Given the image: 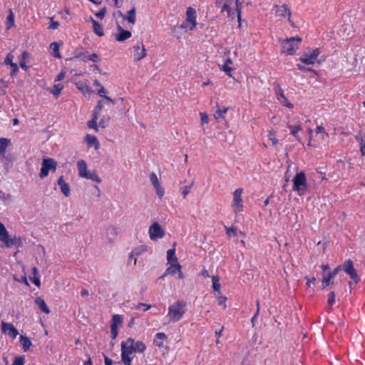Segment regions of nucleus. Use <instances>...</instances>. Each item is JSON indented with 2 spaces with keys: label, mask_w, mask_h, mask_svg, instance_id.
Wrapping results in <instances>:
<instances>
[{
  "label": "nucleus",
  "mask_w": 365,
  "mask_h": 365,
  "mask_svg": "<svg viewBox=\"0 0 365 365\" xmlns=\"http://www.w3.org/2000/svg\"><path fill=\"white\" fill-rule=\"evenodd\" d=\"M215 4L220 9V13H227L228 18L234 19L237 16L238 26H241L242 3L239 0H215Z\"/></svg>",
  "instance_id": "obj_1"
},
{
  "label": "nucleus",
  "mask_w": 365,
  "mask_h": 365,
  "mask_svg": "<svg viewBox=\"0 0 365 365\" xmlns=\"http://www.w3.org/2000/svg\"><path fill=\"white\" fill-rule=\"evenodd\" d=\"M340 270H343L346 274H348L350 277L351 279V281L349 282V283L350 288H351L353 285H356L360 282L361 279L358 275L356 269L354 267V262L351 259L345 260L341 265L336 267L329 274L333 278H334Z\"/></svg>",
  "instance_id": "obj_2"
},
{
  "label": "nucleus",
  "mask_w": 365,
  "mask_h": 365,
  "mask_svg": "<svg viewBox=\"0 0 365 365\" xmlns=\"http://www.w3.org/2000/svg\"><path fill=\"white\" fill-rule=\"evenodd\" d=\"M135 339L129 337L126 341L121 342V359L125 365H130L133 359L131 355L135 351Z\"/></svg>",
  "instance_id": "obj_3"
},
{
  "label": "nucleus",
  "mask_w": 365,
  "mask_h": 365,
  "mask_svg": "<svg viewBox=\"0 0 365 365\" xmlns=\"http://www.w3.org/2000/svg\"><path fill=\"white\" fill-rule=\"evenodd\" d=\"M186 311V303L184 301L178 300L171 304L168 308V317L172 322L179 321Z\"/></svg>",
  "instance_id": "obj_4"
},
{
  "label": "nucleus",
  "mask_w": 365,
  "mask_h": 365,
  "mask_svg": "<svg viewBox=\"0 0 365 365\" xmlns=\"http://www.w3.org/2000/svg\"><path fill=\"white\" fill-rule=\"evenodd\" d=\"M282 46V51L287 55H294L302 42V38L299 36L290 37L279 41Z\"/></svg>",
  "instance_id": "obj_5"
},
{
  "label": "nucleus",
  "mask_w": 365,
  "mask_h": 365,
  "mask_svg": "<svg viewBox=\"0 0 365 365\" xmlns=\"http://www.w3.org/2000/svg\"><path fill=\"white\" fill-rule=\"evenodd\" d=\"M319 48H309L299 57V61L306 65H314L321 63V61L318 59L320 54Z\"/></svg>",
  "instance_id": "obj_6"
},
{
  "label": "nucleus",
  "mask_w": 365,
  "mask_h": 365,
  "mask_svg": "<svg viewBox=\"0 0 365 365\" xmlns=\"http://www.w3.org/2000/svg\"><path fill=\"white\" fill-rule=\"evenodd\" d=\"M293 190L298 192L299 195H304L307 189L306 175L304 172L297 173L293 178Z\"/></svg>",
  "instance_id": "obj_7"
},
{
  "label": "nucleus",
  "mask_w": 365,
  "mask_h": 365,
  "mask_svg": "<svg viewBox=\"0 0 365 365\" xmlns=\"http://www.w3.org/2000/svg\"><path fill=\"white\" fill-rule=\"evenodd\" d=\"M274 15L281 19H287L291 26L295 27L294 23L292 19V11L289 6L286 4L282 5H274L273 8Z\"/></svg>",
  "instance_id": "obj_8"
},
{
  "label": "nucleus",
  "mask_w": 365,
  "mask_h": 365,
  "mask_svg": "<svg viewBox=\"0 0 365 365\" xmlns=\"http://www.w3.org/2000/svg\"><path fill=\"white\" fill-rule=\"evenodd\" d=\"M58 166L57 162L51 158H44L41 163V168L39 173V177L41 179L48 175L49 172L55 173Z\"/></svg>",
  "instance_id": "obj_9"
},
{
  "label": "nucleus",
  "mask_w": 365,
  "mask_h": 365,
  "mask_svg": "<svg viewBox=\"0 0 365 365\" xmlns=\"http://www.w3.org/2000/svg\"><path fill=\"white\" fill-rule=\"evenodd\" d=\"M195 9L192 7H188L186 11L185 20L182 24L181 28L188 29L190 31L193 30L197 25Z\"/></svg>",
  "instance_id": "obj_10"
},
{
  "label": "nucleus",
  "mask_w": 365,
  "mask_h": 365,
  "mask_svg": "<svg viewBox=\"0 0 365 365\" xmlns=\"http://www.w3.org/2000/svg\"><path fill=\"white\" fill-rule=\"evenodd\" d=\"M243 189L239 187L236 189L233 192V200L232 202V208L235 214H238L243 211V200L242 195Z\"/></svg>",
  "instance_id": "obj_11"
},
{
  "label": "nucleus",
  "mask_w": 365,
  "mask_h": 365,
  "mask_svg": "<svg viewBox=\"0 0 365 365\" xmlns=\"http://www.w3.org/2000/svg\"><path fill=\"white\" fill-rule=\"evenodd\" d=\"M133 60L138 62L146 56L147 52L143 41H138L133 46Z\"/></svg>",
  "instance_id": "obj_12"
},
{
  "label": "nucleus",
  "mask_w": 365,
  "mask_h": 365,
  "mask_svg": "<svg viewBox=\"0 0 365 365\" xmlns=\"http://www.w3.org/2000/svg\"><path fill=\"white\" fill-rule=\"evenodd\" d=\"M106 93V91L104 88V87L103 86H101V88L98 91V93L101 96H103V98L102 100H101L98 102V105L96 106L94 114H97L98 112L101 111L102 107L104 105H106H106L113 104V101L110 97H108V96L104 95Z\"/></svg>",
  "instance_id": "obj_13"
},
{
  "label": "nucleus",
  "mask_w": 365,
  "mask_h": 365,
  "mask_svg": "<svg viewBox=\"0 0 365 365\" xmlns=\"http://www.w3.org/2000/svg\"><path fill=\"white\" fill-rule=\"evenodd\" d=\"M0 241L3 242L7 247L15 245V240L9 237V232L4 225L0 222Z\"/></svg>",
  "instance_id": "obj_14"
},
{
  "label": "nucleus",
  "mask_w": 365,
  "mask_h": 365,
  "mask_svg": "<svg viewBox=\"0 0 365 365\" xmlns=\"http://www.w3.org/2000/svg\"><path fill=\"white\" fill-rule=\"evenodd\" d=\"M1 332L8 334L13 339H16L19 334L17 329L11 323H7L4 321L1 322Z\"/></svg>",
  "instance_id": "obj_15"
},
{
  "label": "nucleus",
  "mask_w": 365,
  "mask_h": 365,
  "mask_svg": "<svg viewBox=\"0 0 365 365\" xmlns=\"http://www.w3.org/2000/svg\"><path fill=\"white\" fill-rule=\"evenodd\" d=\"M149 235L152 240H155L163 237L164 231L158 222H154L150 226Z\"/></svg>",
  "instance_id": "obj_16"
},
{
  "label": "nucleus",
  "mask_w": 365,
  "mask_h": 365,
  "mask_svg": "<svg viewBox=\"0 0 365 365\" xmlns=\"http://www.w3.org/2000/svg\"><path fill=\"white\" fill-rule=\"evenodd\" d=\"M150 181L155 189L156 193L160 198L164 195V189L161 187L158 176L155 173H152L150 176Z\"/></svg>",
  "instance_id": "obj_17"
},
{
  "label": "nucleus",
  "mask_w": 365,
  "mask_h": 365,
  "mask_svg": "<svg viewBox=\"0 0 365 365\" xmlns=\"http://www.w3.org/2000/svg\"><path fill=\"white\" fill-rule=\"evenodd\" d=\"M119 33L115 35L117 41L122 42L132 36V33L130 31L124 30L120 25L118 26Z\"/></svg>",
  "instance_id": "obj_18"
},
{
  "label": "nucleus",
  "mask_w": 365,
  "mask_h": 365,
  "mask_svg": "<svg viewBox=\"0 0 365 365\" xmlns=\"http://www.w3.org/2000/svg\"><path fill=\"white\" fill-rule=\"evenodd\" d=\"M120 16L123 18V20L128 21L129 23L133 25L136 21V10L135 7H133L130 10H129L127 14L125 15L122 12H119Z\"/></svg>",
  "instance_id": "obj_19"
},
{
  "label": "nucleus",
  "mask_w": 365,
  "mask_h": 365,
  "mask_svg": "<svg viewBox=\"0 0 365 365\" xmlns=\"http://www.w3.org/2000/svg\"><path fill=\"white\" fill-rule=\"evenodd\" d=\"M277 98L280 102V103L286 107L292 108V103L288 102L287 98L284 95V91L281 87L279 86L278 91H277Z\"/></svg>",
  "instance_id": "obj_20"
},
{
  "label": "nucleus",
  "mask_w": 365,
  "mask_h": 365,
  "mask_svg": "<svg viewBox=\"0 0 365 365\" xmlns=\"http://www.w3.org/2000/svg\"><path fill=\"white\" fill-rule=\"evenodd\" d=\"M58 185L61 187V191L66 196L68 197L70 195V187L68 183H66L63 179V176L61 175L59 177L58 180Z\"/></svg>",
  "instance_id": "obj_21"
},
{
  "label": "nucleus",
  "mask_w": 365,
  "mask_h": 365,
  "mask_svg": "<svg viewBox=\"0 0 365 365\" xmlns=\"http://www.w3.org/2000/svg\"><path fill=\"white\" fill-rule=\"evenodd\" d=\"M78 175L81 178L87 177L88 171H87V164L85 160H81L78 161L77 163Z\"/></svg>",
  "instance_id": "obj_22"
},
{
  "label": "nucleus",
  "mask_w": 365,
  "mask_h": 365,
  "mask_svg": "<svg viewBox=\"0 0 365 365\" xmlns=\"http://www.w3.org/2000/svg\"><path fill=\"white\" fill-rule=\"evenodd\" d=\"M170 265L166 269L163 277L168 274L174 275L178 271L182 268L181 265L178 262L170 263Z\"/></svg>",
  "instance_id": "obj_23"
},
{
  "label": "nucleus",
  "mask_w": 365,
  "mask_h": 365,
  "mask_svg": "<svg viewBox=\"0 0 365 365\" xmlns=\"http://www.w3.org/2000/svg\"><path fill=\"white\" fill-rule=\"evenodd\" d=\"M85 139L88 147L93 146L96 150H98L99 148L100 143L95 135L88 134L86 135Z\"/></svg>",
  "instance_id": "obj_24"
},
{
  "label": "nucleus",
  "mask_w": 365,
  "mask_h": 365,
  "mask_svg": "<svg viewBox=\"0 0 365 365\" xmlns=\"http://www.w3.org/2000/svg\"><path fill=\"white\" fill-rule=\"evenodd\" d=\"M35 304L38 307V308L41 309V311L46 314L50 313V309L46 305L45 301L41 298L37 297L34 300Z\"/></svg>",
  "instance_id": "obj_25"
},
{
  "label": "nucleus",
  "mask_w": 365,
  "mask_h": 365,
  "mask_svg": "<svg viewBox=\"0 0 365 365\" xmlns=\"http://www.w3.org/2000/svg\"><path fill=\"white\" fill-rule=\"evenodd\" d=\"M167 339V336L163 332H158L155 334L154 340L155 344L160 348L164 347V341Z\"/></svg>",
  "instance_id": "obj_26"
},
{
  "label": "nucleus",
  "mask_w": 365,
  "mask_h": 365,
  "mask_svg": "<svg viewBox=\"0 0 365 365\" xmlns=\"http://www.w3.org/2000/svg\"><path fill=\"white\" fill-rule=\"evenodd\" d=\"M232 61L231 60L230 58L228 57L225 60V63L220 68V69L222 71H224L225 74L227 75L229 77H232V71L233 70V68L230 67V65H232Z\"/></svg>",
  "instance_id": "obj_27"
},
{
  "label": "nucleus",
  "mask_w": 365,
  "mask_h": 365,
  "mask_svg": "<svg viewBox=\"0 0 365 365\" xmlns=\"http://www.w3.org/2000/svg\"><path fill=\"white\" fill-rule=\"evenodd\" d=\"M61 43L58 42H53L50 44L51 54L58 58H61V56L59 52V48Z\"/></svg>",
  "instance_id": "obj_28"
},
{
  "label": "nucleus",
  "mask_w": 365,
  "mask_h": 365,
  "mask_svg": "<svg viewBox=\"0 0 365 365\" xmlns=\"http://www.w3.org/2000/svg\"><path fill=\"white\" fill-rule=\"evenodd\" d=\"M91 22L93 24V32L98 36H104V31L102 25L93 19H91Z\"/></svg>",
  "instance_id": "obj_29"
},
{
  "label": "nucleus",
  "mask_w": 365,
  "mask_h": 365,
  "mask_svg": "<svg viewBox=\"0 0 365 365\" xmlns=\"http://www.w3.org/2000/svg\"><path fill=\"white\" fill-rule=\"evenodd\" d=\"M19 341L24 351H27L32 345L31 339L26 336L21 335Z\"/></svg>",
  "instance_id": "obj_30"
},
{
  "label": "nucleus",
  "mask_w": 365,
  "mask_h": 365,
  "mask_svg": "<svg viewBox=\"0 0 365 365\" xmlns=\"http://www.w3.org/2000/svg\"><path fill=\"white\" fill-rule=\"evenodd\" d=\"M10 144V140L6 138H0V157H4L6 150L9 145Z\"/></svg>",
  "instance_id": "obj_31"
},
{
  "label": "nucleus",
  "mask_w": 365,
  "mask_h": 365,
  "mask_svg": "<svg viewBox=\"0 0 365 365\" xmlns=\"http://www.w3.org/2000/svg\"><path fill=\"white\" fill-rule=\"evenodd\" d=\"M76 88L81 91L83 94L88 93L91 91L89 86L83 81H79L75 83Z\"/></svg>",
  "instance_id": "obj_32"
},
{
  "label": "nucleus",
  "mask_w": 365,
  "mask_h": 365,
  "mask_svg": "<svg viewBox=\"0 0 365 365\" xmlns=\"http://www.w3.org/2000/svg\"><path fill=\"white\" fill-rule=\"evenodd\" d=\"M167 259L168 263L178 262V258L175 256V249H170L167 251Z\"/></svg>",
  "instance_id": "obj_33"
},
{
  "label": "nucleus",
  "mask_w": 365,
  "mask_h": 365,
  "mask_svg": "<svg viewBox=\"0 0 365 365\" xmlns=\"http://www.w3.org/2000/svg\"><path fill=\"white\" fill-rule=\"evenodd\" d=\"M29 53L26 51H23L21 56V58L20 61V67L24 71H27L29 69V66L26 65V60L27 58H29Z\"/></svg>",
  "instance_id": "obj_34"
},
{
  "label": "nucleus",
  "mask_w": 365,
  "mask_h": 365,
  "mask_svg": "<svg viewBox=\"0 0 365 365\" xmlns=\"http://www.w3.org/2000/svg\"><path fill=\"white\" fill-rule=\"evenodd\" d=\"M123 323L122 317L118 314H115L112 318V323L110 327L118 328Z\"/></svg>",
  "instance_id": "obj_35"
},
{
  "label": "nucleus",
  "mask_w": 365,
  "mask_h": 365,
  "mask_svg": "<svg viewBox=\"0 0 365 365\" xmlns=\"http://www.w3.org/2000/svg\"><path fill=\"white\" fill-rule=\"evenodd\" d=\"M287 127L290 129L291 133L294 136L295 138H298L297 133L299 130H302L300 124H296L294 125H291L287 123Z\"/></svg>",
  "instance_id": "obj_36"
},
{
  "label": "nucleus",
  "mask_w": 365,
  "mask_h": 365,
  "mask_svg": "<svg viewBox=\"0 0 365 365\" xmlns=\"http://www.w3.org/2000/svg\"><path fill=\"white\" fill-rule=\"evenodd\" d=\"M63 88V86L61 83L55 84L50 93H52L55 97H58Z\"/></svg>",
  "instance_id": "obj_37"
},
{
  "label": "nucleus",
  "mask_w": 365,
  "mask_h": 365,
  "mask_svg": "<svg viewBox=\"0 0 365 365\" xmlns=\"http://www.w3.org/2000/svg\"><path fill=\"white\" fill-rule=\"evenodd\" d=\"M6 27L8 29L12 28L14 26V15L11 11V9L9 10V14L8 15L6 18Z\"/></svg>",
  "instance_id": "obj_38"
},
{
  "label": "nucleus",
  "mask_w": 365,
  "mask_h": 365,
  "mask_svg": "<svg viewBox=\"0 0 365 365\" xmlns=\"http://www.w3.org/2000/svg\"><path fill=\"white\" fill-rule=\"evenodd\" d=\"M333 279L334 278L329 274L327 275H324L322 278L323 288L324 289L330 284H333Z\"/></svg>",
  "instance_id": "obj_39"
},
{
  "label": "nucleus",
  "mask_w": 365,
  "mask_h": 365,
  "mask_svg": "<svg viewBox=\"0 0 365 365\" xmlns=\"http://www.w3.org/2000/svg\"><path fill=\"white\" fill-rule=\"evenodd\" d=\"M135 352L143 353L146 349L145 344L141 341H135Z\"/></svg>",
  "instance_id": "obj_40"
},
{
  "label": "nucleus",
  "mask_w": 365,
  "mask_h": 365,
  "mask_svg": "<svg viewBox=\"0 0 365 365\" xmlns=\"http://www.w3.org/2000/svg\"><path fill=\"white\" fill-rule=\"evenodd\" d=\"M85 178L90 179V180H91L93 181H95L96 182H101V178L98 175V174H97V173L96 171L88 172V174H87V177H85Z\"/></svg>",
  "instance_id": "obj_41"
},
{
  "label": "nucleus",
  "mask_w": 365,
  "mask_h": 365,
  "mask_svg": "<svg viewBox=\"0 0 365 365\" xmlns=\"http://www.w3.org/2000/svg\"><path fill=\"white\" fill-rule=\"evenodd\" d=\"M212 287L215 291H217L220 294V284L219 283V277L217 276L212 277Z\"/></svg>",
  "instance_id": "obj_42"
},
{
  "label": "nucleus",
  "mask_w": 365,
  "mask_h": 365,
  "mask_svg": "<svg viewBox=\"0 0 365 365\" xmlns=\"http://www.w3.org/2000/svg\"><path fill=\"white\" fill-rule=\"evenodd\" d=\"M93 118L91 120L88 122V126L90 128L94 129L95 130H98V115H93Z\"/></svg>",
  "instance_id": "obj_43"
},
{
  "label": "nucleus",
  "mask_w": 365,
  "mask_h": 365,
  "mask_svg": "<svg viewBox=\"0 0 365 365\" xmlns=\"http://www.w3.org/2000/svg\"><path fill=\"white\" fill-rule=\"evenodd\" d=\"M32 270H33V273H34V279H31V280L32 281V282H33V283H34L36 287H40V285H41V281H40L39 277H36V274H37V272H38L37 268H36V267H34V268L32 269Z\"/></svg>",
  "instance_id": "obj_44"
},
{
  "label": "nucleus",
  "mask_w": 365,
  "mask_h": 365,
  "mask_svg": "<svg viewBox=\"0 0 365 365\" xmlns=\"http://www.w3.org/2000/svg\"><path fill=\"white\" fill-rule=\"evenodd\" d=\"M83 60L84 61H86L87 60H89V61H91L93 62H98L100 61V58L98 57V56L96 54V53H91V55H89L88 56H86V57H83Z\"/></svg>",
  "instance_id": "obj_45"
},
{
  "label": "nucleus",
  "mask_w": 365,
  "mask_h": 365,
  "mask_svg": "<svg viewBox=\"0 0 365 365\" xmlns=\"http://www.w3.org/2000/svg\"><path fill=\"white\" fill-rule=\"evenodd\" d=\"M268 138L272 141L273 145H277L278 144V140L276 138L275 132L273 130H269L268 133Z\"/></svg>",
  "instance_id": "obj_46"
},
{
  "label": "nucleus",
  "mask_w": 365,
  "mask_h": 365,
  "mask_svg": "<svg viewBox=\"0 0 365 365\" xmlns=\"http://www.w3.org/2000/svg\"><path fill=\"white\" fill-rule=\"evenodd\" d=\"M24 356H16L11 365H24Z\"/></svg>",
  "instance_id": "obj_47"
},
{
  "label": "nucleus",
  "mask_w": 365,
  "mask_h": 365,
  "mask_svg": "<svg viewBox=\"0 0 365 365\" xmlns=\"http://www.w3.org/2000/svg\"><path fill=\"white\" fill-rule=\"evenodd\" d=\"M110 120V116L109 115H103V118L101 119V120L98 123V125L100 127L104 128L108 125V123Z\"/></svg>",
  "instance_id": "obj_48"
},
{
  "label": "nucleus",
  "mask_w": 365,
  "mask_h": 365,
  "mask_svg": "<svg viewBox=\"0 0 365 365\" xmlns=\"http://www.w3.org/2000/svg\"><path fill=\"white\" fill-rule=\"evenodd\" d=\"M226 234L227 235H232L234 237H236L237 235V229L235 226H232L230 227H226Z\"/></svg>",
  "instance_id": "obj_49"
},
{
  "label": "nucleus",
  "mask_w": 365,
  "mask_h": 365,
  "mask_svg": "<svg viewBox=\"0 0 365 365\" xmlns=\"http://www.w3.org/2000/svg\"><path fill=\"white\" fill-rule=\"evenodd\" d=\"M227 299L225 296H217V303L220 306H222L224 309H225L227 307V305H226Z\"/></svg>",
  "instance_id": "obj_50"
},
{
  "label": "nucleus",
  "mask_w": 365,
  "mask_h": 365,
  "mask_svg": "<svg viewBox=\"0 0 365 365\" xmlns=\"http://www.w3.org/2000/svg\"><path fill=\"white\" fill-rule=\"evenodd\" d=\"M14 58V55L11 53H9L4 59V63L6 65L11 66L13 63H14L13 62Z\"/></svg>",
  "instance_id": "obj_51"
},
{
  "label": "nucleus",
  "mask_w": 365,
  "mask_h": 365,
  "mask_svg": "<svg viewBox=\"0 0 365 365\" xmlns=\"http://www.w3.org/2000/svg\"><path fill=\"white\" fill-rule=\"evenodd\" d=\"M334 302H335V293H334V292H331L328 297V300H327L328 305L330 307H331L333 306V304H334Z\"/></svg>",
  "instance_id": "obj_52"
},
{
  "label": "nucleus",
  "mask_w": 365,
  "mask_h": 365,
  "mask_svg": "<svg viewBox=\"0 0 365 365\" xmlns=\"http://www.w3.org/2000/svg\"><path fill=\"white\" fill-rule=\"evenodd\" d=\"M11 71L10 72V75L11 77H14L16 76V74L19 72V66H18L17 63H14L11 66Z\"/></svg>",
  "instance_id": "obj_53"
},
{
  "label": "nucleus",
  "mask_w": 365,
  "mask_h": 365,
  "mask_svg": "<svg viewBox=\"0 0 365 365\" xmlns=\"http://www.w3.org/2000/svg\"><path fill=\"white\" fill-rule=\"evenodd\" d=\"M193 185V182L190 185H187L185 187L182 188V195L183 196V198H185L187 194L190 192V188Z\"/></svg>",
  "instance_id": "obj_54"
},
{
  "label": "nucleus",
  "mask_w": 365,
  "mask_h": 365,
  "mask_svg": "<svg viewBox=\"0 0 365 365\" xmlns=\"http://www.w3.org/2000/svg\"><path fill=\"white\" fill-rule=\"evenodd\" d=\"M109 2L110 0H106ZM123 0H112V2H110V4H113L115 8L119 9L123 5Z\"/></svg>",
  "instance_id": "obj_55"
},
{
  "label": "nucleus",
  "mask_w": 365,
  "mask_h": 365,
  "mask_svg": "<svg viewBox=\"0 0 365 365\" xmlns=\"http://www.w3.org/2000/svg\"><path fill=\"white\" fill-rule=\"evenodd\" d=\"M106 8L104 7L103 9H101V10H99L96 14V16L101 19H103L106 15Z\"/></svg>",
  "instance_id": "obj_56"
},
{
  "label": "nucleus",
  "mask_w": 365,
  "mask_h": 365,
  "mask_svg": "<svg viewBox=\"0 0 365 365\" xmlns=\"http://www.w3.org/2000/svg\"><path fill=\"white\" fill-rule=\"evenodd\" d=\"M58 26H59L58 21H54L53 18H51V24L48 26V29L55 30V29H57L58 28Z\"/></svg>",
  "instance_id": "obj_57"
},
{
  "label": "nucleus",
  "mask_w": 365,
  "mask_h": 365,
  "mask_svg": "<svg viewBox=\"0 0 365 365\" xmlns=\"http://www.w3.org/2000/svg\"><path fill=\"white\" fill-rule=\"evenodd\" d=\"M136 309H140V308H143V310L144 311H148V309H150L151 308V306L150 304H145V303H138L137 304V306L135 307Z\"/></svg>",
  "instance_id": "obj_58"
},
{
  "label": "nucleus",
  "mask_w": 365,
  "mask_h": 365,
  "mask_svg": "<svg viewBox=\"0 0 365 365\" xmlns=\"http://www.w3.org/2000/svg\"><path fill=\"white\" fill-rule=\"evenodd\" d=\"M297 68L299 71H310V72H314V71L312 68L305 67L304 66H303V65H302L300 63H297Z\"/></svg>",
  "instance_id": "obj_59"
},
{
  "label": "nucleus",
  "mask_w": 365,
  "mask_h": 365,
  "mask_svg": "<svg viewBox=\"0 0 365 365\" xmlns=\"http://www.w3.org/2000/svg\"><path fill=\"white\" fill-rule=\"evenodd\" d=\"M0 198L3 200H9L11 198V195L9 193H6L2 190H0Z\"/></svg>",
  "instance_id": "obj_60"
},
{
  "label": "nucleus",
  "mask_w": 365,
  "mask_h": 365,
  "mask_svg": "<svg viewBox=\"0 0 365 365\" xmlns=\"http://www.w3.org/2000/svg\"><path fill=\"white\" fill-rule=\"evenodd\" d=\"M110 332L112 339H115L118 334V328L110 327Z\"/></svg>",
  "instance_id": "obj_61"
},
{
  "label": "nucleus",
  "mask_w": 365,
  "mask_h": 365,
  "mask_svg": "<svg viewBox=\"0 0 365 365\" xmlns=\"http://www.w3.org/2000/svg\"><path fill=\"white\" fill-rule=\"evenodd\" d=\"M305 279L307 280V285L308 287L311 286V284H314L316 281V278L314 277H312L311 279L308 278L307 276L305 277Z\"/></svg>",
  "instance_id": "obj_62"
},
{
  "label": "nucleus",
  "mask_w": 365,
  "mask_h": 365,
  "mask_svg": "<svg viewBox=\"0 0 365 365\" xmlns=\"http://www.w3.org/2000/svg\"><path fill=\"white\" fill-rule=\"evenodd\" d=\"M209 115H201V125L204 126L205 124H207L209 121Z\"/></svg>",
  "instance_id": "obj_63"
},
{
  "label": "nucleus",
  "mask_w": 365,
  "mask_h": 365,
  "mask_svg": "<svg viewBox=\"0 0 365 365\" xmlns=\"http://www.w3.org/2000/svg\"><path fill=\"white\" fill-rule=\"evenodd\" d=\"M360 152L361 155L365 156V143L361 144Z\"/></svg>",
  "instance_id": "obj_64"
}]
</instances>
